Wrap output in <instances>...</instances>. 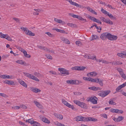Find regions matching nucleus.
<instances>
[{"mask_svg": "<svg viewBox=\"0 0 126 126\" xmlns=\"http://www.w3.org/2000/svg\"><path fill=\"white\" fill-rule=\"evenodd\" d=\"M34 103L36 105L37 107L40 109H42L43 107L42 105L39 103L37 102L36 101H34Z\"/></svg>", "mask_w": 126, "mask_h": 126, "instance_id": "obj_17", "label": "nucleus"}, {"mask_svg": "<svg viewBox=\"0 0 126 126\" xmlns=\"http://www.w3.org/2000/svg\"><path fill=\"white\" fill-rule=\"evenodd\" d=\"M85 57L87 58L90 59L94 60V56H89L88 55H86L85 56Z\"/></svg>", "mask_w": 126, "mask_h": 126, "instance_id": "obj_38", "label": "nucleus"}, {"mask_svg": "<svg viewBox=\"0 0 126 126\" xmlns=\"http://www.w3.org/2000/svg\"><path fill=\"white\" fill-rule=\"evenodd\" d=\"M61 29H59L58 28H53L52 29V30H56V31L57 32H60V30Z\"/></svg>", "mask_w": 126, "mask_h": 126, "instance_id": "obj_55", "label": "nucleus"}, {"mask_svg": "<svg viewBox=\"0 0 126 126\" xmlns=\"http://www.w3.org/2000/svg\"><path fill=\"white\" fill-rule=\"evenodd\" d=\"M4 83H6V84L9 85H15V83L14 81L13 80H7L5 81L4 82Z\"/></svg>", "mask_w": 126, "mask_h": 126, "instance_id": "obj_12", "label": "nucleus"}, {"mask_svg": "<svg viewBox=\"0 0 126 126\" xmlns=\"http://www.w3.org/2000/svg\"><path fill=\"white\" fill-rule=\"evenodd\" d=\"M118 110L117 109H114L111 108L110 110V111L113 113H117L118 111Z\"/></svg>", "mask_w": 126, "mask_h": 126, "instance_id": "obj_29", "label": "nucleus"}, {"mask_svg": "<svg viewBox=\"0 0 126 126\" xmlns=\"http://www.w3.org/2000/svg\"><path fill=\"white\" fill-rule=\"evenodd\" d=\"M100 19L103 21L110 25H112L113 24L112 22L110 21L109 19H105L104 17H101L100 18Z\"/></svg>", "mask_w": 126, "mask_h": 126, "instance_id": "obj_6", "label": "nucleus"}, {"mask_svg": "<svg viewBox=\"0 0 126 126\" xmlns=\"http://www.w3.org/2000/svg\"><path fill=\"white\" fill-rule=\"evenodd\" d=\"M16 62L19 64H20L21 65H24L25 66L27 65V64H26L25 61L22 60H17L16 61Z\"/></svg>", "mask_w": 126, "mask_h": 126, "instance_id": "obj_15", "label": "nucleus"}, {"mask_svg": "<svg viewBox=\"0 0 126 126\" xmlns=\"http://www.w3.org/2000/svg\"><path fill=\"white\" fill-rule=\"evenodd\" d=\"M74 102L77 105L82 108H85L86 107V104L78 100H74Z\"/></svg>", "mask_w": 126, "mask_h": 126, "instance_id": "obj_2", "label": "nucleus"}, {"mask_svg": "<svg viewBox=\"0 0 126 126\" xmlns=\"http://www.w3.org/2000/svg\"><path fill=\"white\" fill-rule=\"evenodd\" d=\"M12 108L13 109L15 110H18L20 109V106H14L12 107Z\"/></svg>", "mask_w": 126, "mask_h": 126, "instance_id": "obj_45", "label": "nucleus"}, {"mask_svg": "<svg viewBox=\"0 0 126 126\" xmlns=\"http://www.w3.org/2000/svg\"><path fill=\"white\" fill-rule=\"evenodd\" d=\"M67 25L69 26L72 27H75L76 26V25L73 24V23H67Z\"/></svg>", "mask_w": 126, "mask_h": 126, "instance_id": "obj_39", "label": "nucleus"}, {"mask_svg": "<svg viewBox=\"0 0 126 126\" xmlns=\"http://www.w3.org/2000/svg\"><path fill=\"white\" fill-rule=\"evenodd\" d=\"M85 68V67L83 66H78V70L83 71V70Z\"/></svg>", "mask_w": 126, "mask_h": 126, "instance_id": "obj_33", "label": "nucleus"}, {"mask_svg": "<svg viewBox=\"0 0 126 126\" xmlns=\"http://www.w3.org/2000/svg\"><path fill=\"white\" fill-rule=\"evenodd\" d=\"M87 101H90L92 103L94 104V96L88 98L86 99Z\"/></svg>", "mask_w": 126, "mask_h": 126, "instance_id": "obj_13", "label": "nucleus"}, {"mask_svg": "<svg viewBox=\"0 0 126 126\" xmlns=\"http://www.w3.org/2000/svg\"><path fill=\"white\" fill-rule=\"evenodd\" d=\"M34 10L36 12L33 13V15H39L38 12H39L41 11L40 9H34Z\"/></svg>", "mask_w": 126, "mask_h": 126, "instance_id": "obj_23", "label": "nucleus"}, {"mask_svg": "<svg viewBox=\"0 0 126 126\" xmlns=\"http://www.w3.org/2000/svg\"><path fill=\"white\" fill-rule=\"evenodd\" d=\"M5 34H3L1 32H0V37L1 38H4Z\"/></svg>", "mask_w": 126, "mask_h": 126, "instance_id": "obj_54", "label": "nucleus"}, {"mask_svg": "<svg viewBox=\"0 0 126 126\" xmlns=\"http://www.w3.org/2000/svg\"><path fill=\"white\" fill-rule=\"evenodd\" d=\"M110 92V91H107L101 92L99 93L100 95L102 97H104L108 95Z\"/></svg>", "mask_w": 126, "mask_h": 126, "instance_id": "obj_5", "label": "nucleus"}, {"mask_svg": "<svg viewBox=\"0 0 126 126\" xmlns=\"http://www.w3.org/2000/svg\"><path fill=\"white\" fill-rule=\"evenodd\" d=\"M18 82L21 85L25 88L27 87V85L24 81L20 79H18Z\"/></svg>", "mask_w": 126, "mask_h": 126, "instance_id": "obj_9", "label": "nucleus"}, {"mask_svg": "<svg viewBox=\"0 0 126 126\" xmlns=\"http://www.w3.org/2000/svg\"><path fill=\"white\" fill-rule=\"evenodd\" d=\"M54 115L57 118L60 119H62L63 117L62 115L59 114L58 113H54Z\"/></svg>", "mask_w": 126, "mask_h": 126, "instance_id": "obj_18", "label": "nucleus"}, {"mask_svg": "<svg viewBox=\"0 0 126 126\" xmlns=\"http://www.w3.org/2000/svg\"><path fill=\"white\" fill-rule=\"evenodd\" d=\"M121 86L122 87V88L124 87L125 86H126V82L124 83L123 84L121 85Z\"/></svg>", "mask_w": 126, "mask_h": 126, "instance_id": "obj_64", "label": "nucleus"}, {"mask_svg": "<svg viewBox=\"0 0 126 126\" xmlns=\"http://www.w3.org/2000/svg\"><path fill=\"white\" fill-rule=\"evenodd\" d=\"M94 72H91L88 73L87 74V76L88 77H92L93 76V75L94 74Z\"/></svg>", "mask_w": 126, "mask_h": 126, "instance_id": "obj_34", "label": "nucleus"}, {"mask_svg": "<svg viewBox=\"0 0 126 126\" xmlns=\"http://www.w3.org/2000/svg\"><path fill=\"white\" fill-rule=\"evenodd\" d=\"M122 64V63L121 62L119 61H116L115 63H114V65L121 64Z\"/></svg>", "mask_w": 126, "mask_h": 126, "instance_id": "obj_48", "label": "nucleus"}, {"mask_svg": "<svg viewBox=\"0 0 126 126\" xmlns=\"http://www.w3.org/2000/svg\"><path fill=\"white\" fill-rule=\"evenodd\" d=\"M74 80H67L66 82L68 84H69L72 85L74 84Z\"/></svg>", "mask_w": 126, "mask_h": 126, "instance_id": "obj_27", "label": "nucleus"}, {"mask_svg": "<svg viewBox=\"0 0 126 126\" xmlns=\"http://www.w3.org/2000/svg\"><path fill=\"white\" fill-rule=\"evenodd\" d=\"M23 73L25 76L30 78H31L32 75L28 73H26L25 72H23Z\"/></svg>", "mask_w": 126, "mask_h": 126, "instance_id": "obj_35", "label": "nucleus"}, {"mask_svg": "<svg viewBox=\"0 0 126 126\" xmlns=\"http://www.w3.org/2000/svg\"><path fill=\"white\" fill-rule=\"evenodd\" d=\"M85 118H86V117H82L80 116H78L76 117V120L77 121H85Z\"/></svg>", "mask_w": 126, "mask_h": 126, "instance_id": "obj_11", "label": "nucleus"}, {"mask_svg": "<svg viewBox=\"0 0 126 126\" xmlns=\"http://www.w3.org/2000/svg\"><path fill=\"white\" fill-rule=\"evenodd\" d=\"M58 71L64 75H68L69 74V72L68 70H66L65 69L60 68H58Z\"/></svg>", "mask_w": 126, "mask_h": 126, "instance_id": "obj_3", "label": "nucleus"}, {"mask_svg": "<svg viewBox=\"0 0 126 126\" xmlns=\"http://www.w3.org/2000/svg\"><path fill=\"white\" fill-rule=\"evenodd\" d=\"M83 79L85 80L89 81V77L88 78L85 77H83Z\"/></svg>", "mask_w": 126, "mask_h": 126, "instance_id": "obj_57", "label": "nucleus"}, {"mask_svg": "<svg viewBox=\"0 0 126 126\" xmlns=\"http://www.w3.org/2000/svg\"><path fill=\"white\" fill-rule=\"evenodd\" d=\"M74 84L78 85L80 83H82V82L81 81H79L77 80H74Z\"/></svg>", "mask_w": 126, "mask_h": 126, "instance_id": "obj_37", "label": "nucleus"}, {"mask_svg": "<svg viewBox=\"0 0 126 126\" xmlns=\"http://www.w3.org/2000/svg\"><path fill=\"white\" fill-rule=\"evenodd\" d=\"M103 80L99 78L95 79V82L98 83L101 86H103Z\"/></svg>", "mask_w": 126, "mask_h": 126, "instance_id": "obj_8", "label": "nucleus"}, {"mask_svg": "<svg viewBox=\"0 0 126 126\" xmlns=\"http://www.w3.org/2000/svg\"><path fill=\"white\" fill-rule=\"evenodd\" d=\"M30 90L35 93H37L38 92H40L41 91V90L40 89H38L36 88H34L33 87H31Z\"/></svg>", "mask_w": 126, "mask_h": 126, "instance_id": "obj_10", "label": "nucleus"}, {"mask_svg": "<svg viewBox=\"0 0 126 126\" xmlns=\"http://www.w3.org/2000/svg\"><path fill=\"white\" fill-rule=\"evenodd\" d=\"M20 108H21L24 109H26L27 108V107L26 106L24 105H20Z\"/></svg>", "mask_w": 126, "mask_h": 126, "instance_id": "obj_47", "label": "nucleus"}, {"mask_svg": "<svg viewBox=\"0 0 126 126\" xmlns=\"http://www.w3.org/2000/svg\"><path fill=\"white\" fill-rule=\"evenodd\" d=\"M101 11L102 13H103L106 15H107L108 14L109 12H107L105 10L103 9L102 8L101 9Z\"/></svg>", "mask_w": 126, "mask_h": 126, "instance_id": "obj_32", "label": "nucleus"}, {"mask_svg": "<svg viewBox=\"0 0 126 126\" xmlns=\"http://www.w3.org/2000/svg\"><path fill=\"white\" fill-rule=\"evenodd\" d=\"M102 63H105V64H108L109 63H111V62H108L106 60H102Z\"/></svg>", "mask_w": 126, "mask_h": 126, "instance_id": "obj_40", "label": "nucleus"}, {"mask_svg": "<svg viewBox=\"0 0 126 126\" xmlns=\"http://www.w3.org/2000/svg\"><path fill=\"white\" fill-rule=\"evenodd\" d=\"M124 119V117L122 116H119L117 118V122H119L122 120Z\"/></svg>", "mask_w": 126, "mask_h": 126, "instance_id": "obj_30", "label": "nucleus"}, {"mask_svg": "<svg viewBox=\"0 0 126 126\" xmlns=\"http://www.w3.org/2000/svg\"><path fill=\"white\" fill-rule=\"evenodd\" d=\"M24 31L25 34L27 35L32 36H33L35 35L34 33H32L31 31H29L27 28H26V29L24 30Z\"/></svg>", "mask_w": 126, "mask_h": 126, "instance_id": "obj_7", "label": "nucleus"}, {"mask_svg": "<svg viewBox=\"0 0 126 126\" xmlns=\"http://www.w3.org/2000/svg\"><path fill=\"white\" fill-rule=\"evenodd\" d=\"M76 18H77L80 20L82 22H84L86 21V19H85L82 17L81 16H72Z\"/></svg>", "mask_w": 126, "mask_h": 126, "instance_id": "obj_20", "label": "nucleus"}, {"mask_svg": "<svg viewBox=\"0 0 126 126\" xmlns=\"http://www.w3.org/2000/svg\"><path fill=\"white\" fill-rule=\"evenodd\" d=\"M89 18H90L91 20H93L94 21V17H92V16H89Z\"/></svg>", "mask_w": 126, "mask_h": 126, "instance_id": "obj_60", "label": "nucleus"}, {"mask_svg": "<svg viewBox=\"0 0 126 126\" xmlns=\"http://www.w3.org/2000/svg\"><path fill=\"white\" fill-rule=\"evenodd\" d=\"M76 44L78 46H80L81 45V43L79 41H77L76 42Z\"/></svg>", "mask_w": 126, "mask_h": 126, "instance_id": "obj_42", "label": "nucleus"}, {"mask_svg": "<svg viewBox=\"0 0 126 126\" xmlns=\"http://www.w3.org/2000/svg\"><path fill=\"white\" fill-rule=\"evenodd\" d=\"M94 119L93 117H86L85 118V121H94Z\"/></svg>", "mask_w": 126, "mask_h": 126, "instance_id": "obj_24", "label": "nucleus"}, {"mask_svg": "<svg viewBox=\"0 0 126 126\" xmlns=\"http://www.w3.org/2000/svg\"><path fill=\"white\" fill-rule=\"evenodd\" d=\"M42 49L44 50L45 51H48L49 52H50L51 51L49 50V49H48L46 47H43Z\"/></svg>", "mask_w": 126, "mask_h": 126, "instance_id": "obj_43", "label": "nucleus"}, {"mask_svg": "<svg viewBox=\"0 0 126 126\" xmlns=\"http://www.w3.org/2000/svg\"><path fill=\"white\" fill-rule=\"evenodd\" d=\"M95 22L97 23L96 24L99 26V28H100V26H101L102 23L100 20L95 18Z\"/></svg>", "mask_w": 126, "mask_h": 126, "instance_id": "obj_21", "label": "nucleus"}, {"mask_svg": "<svg viewBox=\"0 0 126 126\" xmlns=\"http://www.w3.org/2000/svg\"><path fill=\"white\" fill-rule=\"evenodd\" d=\"M31 79H32L33 80L37 81H39V79H37L36 77L33 76V75H32Z\"/></svg>", "mask_w": 126, "mask_h": 126, "instance_id": "obj_31", "label": "nucleus"}, {"mask_svg": "<svg viewBox=\"0 0 126 126\" xmlns=\"http://www.w3.org/2000/svg\"><path fill=\"white\" fill-rule=\"evenodd\" d=\"M63 42L65 43L69 44L70 43V42L69 40L67 39H65L63 41Z\"/></svg>", "mask_w": 126, "mask_h": 126, "instance_id": "obj_49", "label": "nucleus"}, {"mask_svg": "<svg viewBox=\"0 0 126 126\" xmlns=\"http://www.w3.org/2000/svg\"><path fill=\"white\" fill-rule=\"evenodd\" d=\"M117 55L119 56L122 58H123L124 57V56H126V51H124L123 53H118Z\"/></svg>", "mask_w": 126, "mask_h": 126, "instance_id": "obj_22", "label": "nucleus"}, {"mask_svg": "<svg viewBox=\"0 0 126 126\" xmlns=\"http://www.w3.org/2000/svg\"><path fill=\"white\" fill-rule=\"evenodd\" d=\"M115 100V98L110 99L109 101V104L112 105H115L116 104V103L113 101Z\"/></svg>", "mask_w": 126, "mask_h": 126, "instance_id": "obj_19", "label": "nucleus"}, {"mask_svg": "<svg viewBox=\"0 0 126 126\" xmlns=\"http://www.w3.org/2000/svg\"><path fill=\"white\" fill-rule=\"evenodd\" d=\"M0 95L4 97H6L7 96V95L4 93H0Z\"/></svg>", "mask_w": 126, "mask_h": 126, "instance_id": "obj_53", "label": "nucleus"}, {"mask_svg": "<svg viewBox=\"0 0 126 126\" xmlns=\"http://www.w3.org/2000/svg\"><path fill=\"white\" fill-rule=\"evenodd\" d=\"M95 27L97 29V31L99 32H100L102 29L101 26H100V28H99V26H97L96 24H95Z\"/></svg>", "mask_w": 126, "mask_h": 126, "instance_id": "obj_28", "label": "nucleus"}, {"mask_svg": "<svg viewBox=\"0 0 126 126\" xmlns=\"http://www.w3.org/2000/svg\"><path fill=\"white\" fill-rule=\"evenodd\" d=\"M111 34L109 33L108 32L107 34V38L108 39V40H110V39L111 38Z\"/></svg>", "mask_w": 126, "mask_h": 126, "instance_id": "obj_36", "label": "nucleus"}, {"mask_svg": "<svg viewBox=\"0 0 126 126\" xmlns=\"http://www.w3.org/2000/svg\"><path fill=\"white\" fill-rule=\"evenodd\" d=\"M26 122H28L29 123H30L31 124L33 125V126H40V124L39 123L32 120L30 119L26 120Z\"/></svg>", "mask_w": 126, "mask_h": 126, "instance_id": "obj_4", "label": "nucleus"}, {"mask_svg": "<svg viewBox=\"0 0 126 126\" xmlns=\"http://www.w3.org/2000/svg\"><path fill=\"white\" fill-rule=\"evenodd\" d=\"M62 101L63 103L69 108H71L73 110L75 109L73 105H71L64 99H62Z\"/></svg>", "mask_w": 126, "mask_h": 126, "instance_id": "obj_1", "label": "nucleus"}, {"mask_svg": "<svg viewBox=\"0 0 126 126\" xmlns=\"http://www.w3.org/2000/svg\"><path fill=\"white\" fill-rule=\"evenodd\" d=\"M41 119L42 121L46 123L49 124L50 123L49 121L45 117H41Z\"/></svg>", "mask_w": 126, "mask_h": 126, "instance_id": "obj_14", "label": "nucleus"}, {"mask_svg": "<svg viewBox=\"0 0 126 126\" xmlns=\"http://www.w3.org/2000/svg\"><path fill=\"white\" fill-rule=\"evenodd\" d=\"M17 48L20 51H21L22 52H23V51H24L25 50L21 47H18Z\"/></svg>", "mask_w": 126, "mask_h": 126, "instance_id": "obj_52", "label": "nucleus"}, {"mask_svg": "<svg viewBox=\"0 0 126 126\" xmlns=\"http://www.w3.org/2000/svg\"><path fill=\"white\" fill-rule=\"evenodd\" d=\"M0 77L3 79L6 78V75L5 74L3 75H1L0 76Z\"/></svg>", "mask_w": 126, "mask_h": 126, "instance_id": "obj_51", "label": "nucleus"}, {"mask_svg": "<svg viewBox=\"0 0 126 126\" xmlns=\"http://www.w3.org/2000/svg\"><path fill=\"white\" fill-rule=\"evenodd\" d=\"M108 32L104 33L101 35L100 38L103 40H105L107 38V34Z\"/></svg>", "mask_w": 126, "mask_h": 126, "instance_id": "obj_16", "label": "nucleus"}, {"mask_svg": "<svg viewBox=\"0 0 126 126\" xmlns=\"http://www.w3.org/2000/svg\"><path fill=\"white\" fill-rule=\"evenodd\" d=\"M49 72L54 75H56V73L55 71H49Z\"/></svg>", "mask_w": 126, "mask_h": 126, "instance_id": "obj_62", "label": "nucleus"}, {"mask_svg": "<svg viewBox=\"0 0 126 126\" xmlns=\"http://www.w3.org/2000/svg\"><path fill=\"white\" fill-rule=\"evenodd\" d=\"M118 70L120 74H121L123 72L121 68H119L118 69Z\"/></svg>", "mask_w": 126, "mask_h": 126, "instance_id": "obj_61", "label": "nucleus"}, {"mask_svg": "<svg viewBox=\"0 0 126 126\" xmlns=\"http://www.w3.org/2000/svg\"><path fill=\"white\" fill-rule=\"evenodd\" d=\"M89 81L91 82H94V79L89 77Z\"/></svg>", "mask_w": 126, "mask_h": 126, "instance_id": "obj_58", "label": "nucleus"}, {"mask_svg": "<svg viewBox=\"0 0 126 126\" xmlns=\"http://www.w3.org/2000/svg\"><path fill=\"white\" fill-rule=\"evenodd\" d=\"M45 33L46 34H47L49 37H52V36L53 35V34H51L49 32H45Z\"/></svg>", "mask_w": 126, "mask_h": 126, "instance_id": "obj_46", "label": "nucleus"}, {"mask_svg": "<svg viewBox=\"0 0 126 126\" xmlns=\"http://www.w3.org/2000/svg\"><path fill=\"white\" fill-rule=\"evenodd\" d=\"M121 77L125 79H126V76L123 73V72L121 74H120Z\"/></svg>", "mask_w": 126, "mask_h": 126, "instance_id": "obj_44", "label": "nucleus"}, {"mask_svg": "<svg viewBox=\"0 0 126 126\" xmlns=\"http://www.w3.org/2000/svg\"><path fill=\"white\" fill-rule=\"evenodd\" d=\"M46 56L47 58L50 60L52 59V57L49 54H46Z\"/></svg>", "mask_w": 126, "mask_h": 126, "instance_id": "obj_41", "label": "nucleus"}, {"mask_svg": "<svg viewBox=\"0 0 126 126\" xmlns=\"http://www.w3.org/2000/svg\"><path fill=\"white\" fill-rule=\"evenodd\" d=\"M122 88V87L121 86V85L119 86L118 87H117V88L116 89V91H117L120 90V89H121Z\"/></svg>", "mask_w": 126, "mask_h": 126, "instance_id": "obj_50", "label": "nucleus"}, {"mask_svg": "<svg viewBox=\"0 0 126 126\" xmlns=\"http://www.w3.org/2000/svg\"><path fill=\"white\" fill-rule=\"evenodd\" d=\"M117 38L118 37L117 36L112 35L110 40H117Z\"/></svg>", "mask_w": 126, "mask_h": 126, "instance_id": "obj_25", "label": "nucleus"}, {"mask_svg": "<svg viewBox=\"0 0 126 126\" xmlns=\"http://www.w3.org/2000/svg\"><path fill=\"white\" fill-rule=\"evenodd\" d=\"M94 35H92V37H91L90 38V41H92L94 40Z\"/></svg>", "mask_w": 126, "mask_h": 126, "instance_id": "obj_59", "label": "nucleus"}, {"mask_svg": "<svg viewBox=\"0 0 126 126\" xmlns=\"http://www.w3.org/2000/svg\"><path fill=\"white\" fill-rule=\"evenodd\" d=\"M34 74L35 76H36L37 77L39 76L40 75L39 73L37 72H34Z\"/></svg>", "mask_w": 126, "mask_h": 126, "instance_id": "obj_56", "label": "nucleus"}, {"mask_svg": "<svg viewBox=\"0 0 126 126\" xmlns=\"http://www.w3.org/2000/svg\"><path fill=\"white\" fill-rule=\"evenodd\" d=\"M117 113H120L121 114H123V110H118V111Z\"/></svg>", "mask_w": 126, "mask_h": 126, "instance_id": "obj_63", "label": "nucleus"}, {"mask_svg": "<svg viewBox=\"0 0 126 126\" xmlns=\"http://www.w3.org/2000/svg\"><path fill=\"white\" fill-rule=\"evenodd\" d=\"M87 8L88 11L91 12V13L94 14V10L92 9L91 8L89 7H86Z\"/></svg>", "mask_w": 126, "mask_h": 126, "instance_id": "obj_26", "label": "nucleus"}]
</instances>
